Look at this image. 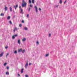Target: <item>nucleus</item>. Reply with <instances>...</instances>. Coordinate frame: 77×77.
<instances>
[{"mask_svg": "<svg viewBox=\"0 0 77 77\" xmlns=\"http://www.w3.org/2000/svg\"><path fill=\"white\" fill-rule=\"evenodd\" d=\"M3 53H2L0 54V57H2L3 56Z\"/></svg>", "mask_w": 77, "mask_h": 77, "instance_id": "obj_13", "label": "nucleus"}, {"mask_svg": "<svg viewBox=\"0 0 77 77\" xmlns=\"http://www.w3.org/2000/svg\"><path fill=\"white\" fill-rule=\"evenodd\" d=\"M21 11H20V13L21 14H23V10L22 9H20Z\"/></svg>", "mask_w": 77, "mask_h": 77, "instance_id": "obj_8", "label": "nucleus"}, {"mask_svg": "<svg viewBox=\"0 0 77 77\" xmlns=\"http://www.w3.org/2000/svg\"><path fill=\"white\" fill-rule=\"evenodd\" d=\"M12 8H11V7H10V11H11V12H12Z\"/></svg>", "mask_w": 77, "mask_h": 77, "instance_id": "obj_15", "label": "nucleus"}, {"mask_svg": "<svg viewBox=\"0 0 77 77\" xmlns=\"http://www.w3.org/2000/svg\"><path fill=\"white\" fill-rule=\"evenodd\" d=\"M19 9H21V6H19Z\"/></svg>", "mask_w": 77, "mask_h": 77, "instance_id": "obj_41", "label": "nucleus"}, {"mask_svg": "<svg viewBox=\"0 0 77 77\" xmlns=\"http://www.w3.org/2000/svg\"><path fill=\"white\" fill-rule=\"evenodd\" d=\"M59 3L60 4H62V0H60L59 1Z\"/></svg>", "mask_w": 77, "mask_h": 77, "instance_id": "obj_11", "label": "nucleus"}, {"mask_svg": "<svg viewBox=\"0 0 77 77\" xmlns=\"http://www.w3.org/2000/svg\"><path fill=\"white\" fill-rule=\"evenodd\" d=\"M15 36L14 35L13 36H12V38L13 39H15Z\"/></svg>", "mask_w": 77, "mask_h": 77, "instance_id": "obj_24", "label": "nucleus"}, {"mask_svg": "<svg viewBox=\"0 0 77 77\" xmlns=\"http://www.w3.org/2000/svg\"><path fill=\"white\" fill-rule=\"evenodd\" d=\"M11 18V17H10V16H8V18H7V19L8 20H10V19Z\"/></svg>", "mask_w": 77, "mask_h": 77, "instance_id": "obj_18", "label": "nucleus"}, {"mask_svg": "<svg viewBox=\"0 0 77 77\" xmlns=\"http://www.w3.org/2000/svg\"><path fill=\"white\" fill-rule=\"evenodd\" d=\"M35 11L37 13L38 12V8H37V7L36 6H35Z\"/></svg>", "mask_w": 77, "mask_h": 77, "instance_id": "obj_3", "label": "nucleus"}, {"mask_svg": "<svg viewBox=\"0 0 77 77\" xmlns=\"http://www.w3.org/2000/svg\"><path fill=\"white\" fill-rule=\"evenodd\" d=\"M5 14L1 13L0 15L1 16H4Z\"/></svg>", "mask_w": 77, "mask_h": 77, "instance_id": "obj_16", "label": "nucleus"}, {"mask_svg": "<svg viewBox=\"0 0 77 77\" xmlns=\"http://www.w3.org/2000/svg\"><path fill=\"white\" fill-rule=\"evenodd\" d=\"M8 55H9V54L7 53V55L6 56V57H7V56H8Z\"/></svg>", "mask_w": 77, "mask_h": 77, "instance_id": "obj_37", "label": "nucleus"}, {"mask_svg": "<svg viewBox=\"0 0 77 77\" xmlns=\"http://www.w3.org/2000/svg\"><path fill=\"white\" fill-rule=\"evenodd\" d=\"M49 37H50L51 36V34L50 33L49 34Z\"/></svg>", "mask_w": 77, "mask_h": 77, "instance_id": "obj_35", "label": "nucleus"}, {"mask_svg": "<svg viewBox=\"0 0 77 77\" xmlns=\"http://www.w3.org/2000/svg\"><path fill=\"white\" fill-rule=\"evenodd\" d=\"M31 63H29V65H31Z\"/></svg>", "mask_w": 77, "mask_h": 77, "instance_id": "obj_44", "label": "nucleus"}, {"mask_svg": "<svg viewBox=\"0 0 77 77\" xmlns=\"http://www.w3.org/2000/svg\"><path fill=\"white\" fill-rule=\"evenodd\" d=\"M24 30H27V28L26 27H25L24 28Z\"/></svg>", "mask_w": 77, "mask_h": 77, "instance_id": "obj_12", "label": "nucleus"}, {"mask_svg": "<svg viewBox=\"0 0 77 77\" xmlns=\"http://www.w3.org/2000/svg\"><path fill=\"white\" fill-rule=\"evenodd\" d=\"M38 10H39V11H41V8H39L38 9Z\"/></svg>", "mask_w": 77, "mask_h": 77, "instance_id": "obj_36", "label": "nucleus"}, {"mask_svg": "<svg viewBox=\"0 0 77 77\" xmlns=\"http://www.w3.org/2000/svg\"><path fill=\"white\" fill-rule=\"evenodd\" d=\"M56 7H57V8H58V6H59V5H56Z\"/></svg>", "mask_w": 77, "mask_h": 77, "instance_id": "obj_43", "label": "nucleus"}, {"mask_svg": "<svg viewBox=\"0 0 77 77\" xmlns=\"http://www.w3.org/2000/svg\"><path fill=\"white\" fill-rule=\"evenodd\" d=\"M22 23H24V20H22Z\"/></svg>", "mask_w": 77, "mask_h": 77, "instance_id": "obj_38", "label": "nucleus"}, {"mask_svg": "<svg viewBox=\"0 0 77 77\" xmlns=\"http://www.w3.org/2000/svg\"><path fill=\"white\" fill-rule=\"evenodd\" d=\"M29 3H30V4L31 3H32V2L31 1V0H29Z\"/></svg>", "mask_w": 77, "mask_h": 77, "instance_id": "obj_20", "label": "nucleus"}, {"mask_svg": "<svg viewBox=\"0 0 77 77\" xmlns=\"http://www.w3.org/2000/svg\"><path fill=\"white\" fill-rule=\"evenodd\" d=\"M23 71H24V69H22L21 71V73H23Z\"/></svg>", "mask_w": 77, "mask_h": 77, "instance_id": "obj_10", "label": "nucleus"}, {"mask_svg": "<svg viewBox=\"0 0 77 77\" xmlns=\"http://www.w3.org/2000/svg\"><path fill=\"white\" fill-rule=\"evenodd\" d=\"M5 11H6L7 10H8V7L5 6Z\"/></svg>", "mask_w": 77, "mask_h": 77, "instance_id": "obj_9", "label": "nucleus"}, {"mask_svg": "<svg viewBox=\"0 0 77 77\" xmlns=\"http://www.w3.org/2000/svg\"><path fill=\"white\" fill-rule=\"evenodd\" d=\"M22 8H24V6L26 8V5H27V3L25 2V1L24 0H22Z\"/></svg>", "mask_w": 77, "mask_h": 77, "instance_id": "obj_1", "label": "nucleus"}, {"mask_svg": "<svg viewBox=\"0 0 77 77\" xmlns=\"http://www.w3.org/2000/svg\"><path fill=\"white\" fill-rule=\"evenodd\" d=\"M14 32H15V29L14 30Z\"/></svg>", "mask_w": 77, "mask_h": 77, "instance_id": "obj_45", "label": "nucleus"}, {"mask_svg": "<svg viewBox=\"0 0 77 77\" xmlns=\"http://www.w3.org/2000/svg\"><path fill=\"white\" fill-rule=\"evenodd\" d=\"M36 44L37 45H39V42H38V41L37 42Z\"/></svg>", "mask_w": 77, "mask_h": 77, "instance_id": "obj_27", "label": "nucleus"}, {"mask_svg": "<svg viewBox=\"0 0 77 77\" xmlns=\"http://www.w3.org/2000/svg\"><path fill=\"white\" fill-rule=\"evenodd\" d=\"M29 6H30V8H32V7H33V5H29Z\"/></svg>", "mask_w": 77, "mask_h": 77, "instance_id": "obj_19", "label": "nucleus"}, {"mask_svg": "<svg viewBox=\"0 0 77 77\" xmlns=\"http://www.w3.org/2000/svg\"><path fill=\"white\" fill-rule=\"evenodd\" d=\"M22 51V49H18V52L19 53H20V52H21Z\"/></svg>", "mask_w": 77, "mask_h": 77, "instance_id": "obj_6", "label": "nucleus"}, {"mask_svg": "<svg viewBox=\"0 0 77 77\" xmlns=\"http://www.w3.org/2000/svg\"><path fill=\"white\" fill-rule=\"evenodd\" d=\"M25 77H29V76L28 75H25Z\"/></svg>", "mask_w": 77, "mask_h": 77, "instance_id": "obj_34", "label": "nucleus"}, {"mask_svg": "<svg viewBox=\"0 0 77 77\" xmlns=\"http://www.w3.org/2000/svg\"><path fill=\"white\" fill-rule=\"evenodd\" d=\"M18 76H19V77H20V75L19 74H18Z\"/></svg>", "mask_w": 77, "mask_h": 77, "instance_id": "obj_42", "label": "nucleus"}, {"mask_svg": "<svg viewBox=\"0 0 77 77\" xmlns=\"http://www.w3.org/2000/svg\"><path fill=\"white\" fill-rule=\"evenodd\" d=\"M18 43L19 44H21V40L20 39L18 40Z\"/></svg>", "mask_w": 77, "mask_h": 77, "instance_id": "obj_4", "label": "nucleus"}, {"mask_svg": "<svg viewBox=\"0 0 77 77\" xmlns=\"http://www.w3.org/2000/svg\"><path fill=\"white\" fill-rule=\"evenodd\" d=\"M48 56H49L48 54H47L45 55V57H48Z\"/></svg>", "mask_w": 77, "mask_h": 77, "instance_id": "obj_26", "label": "nucleus"}, {"mask_svg": "<svg viewBox=\"0 0 77 77\" xmlns=\"http://www.w3.org/2000/svg\"><path fill=\"white\" fill-rule=\"evenodd\" d=\"M6 75H9V73L8 72H6Z\"/></svg>", "mask_w": 77, "mask_h": 77, "instance_id": "obj_14", "label": "nucleus"}, {"mask_svg": "<svg viewBox=\"0 0 77 77\" xmlns=\"http://www.w3.org/2000/svg\"><path fill=\"white\" fill-rule=\"evenodd\" d=\"M6 65H7V63H5L4 64V66H6Z\"/></svg>", "mask_w": 77, "mask_h": 77, "instance_id": "obj_25", "label": "nucleus"}, {"mask_svg": "<svg viewBox=\"0 0 77 77\" xmlns=\"http://www.w3.org/2000/svg\"><path fill=\"white\" fill-rule=\"evenodd\" d=\"M29 14H27V16H26V17L28 18H29Z\"/></svg>", "mask_w": 77, "mask_h": 77, "instance_id": "obj_17", "label": "nucleus"}, {"mask_svg": "<svg viewBox=\"0 0 77 77\" xmlns=\"http://www.w3.org/2000/svg\"><path fill=\"white\" fill-rule=\"evenodd\" d=\"M19 26H20V27H21V26H22V25H21V24H20L19 25Z\"/></svg>", "mask_w": 77, "mask_h": 77, "instance_id": "obj_33", "label": "nucleus"}, {"mask_svg": "<svg viewBox=\"0 0 77 77\" xmlns=\"http://www.w3.org/2000/svg\"><path fill=\"white\" fill-rule=\"evenodd\" d=\"M32 3L33 4H34L35 2V0H32Z\"/></svg>", "mask_w": 77, "mask_h": 77, "instance_id": "obj_21", "label": "nucleus"}, {"mask_svg": "<svg viewBox=\"0 0 77 77\" xmlns=\"http://www.w3.org/2000/svg\"><path fill=\"white\" fill-rule=\"evenodd\" d=\"M9 23H10V24H12V22H11V21H10Z\"/></svg>", "mask_w": 77, "mask_h": 77, "instance_id": "obj_30", "label": "nucleus"}, {"mask_svg": "<svg viewBox=\"0 0 77 77\" xmlns=\"http://www.w3.org/2000/svg\"><path fill=\"white\" fill-rule=\"evenodd\" d=\"M14 36H17V34L15 35Z\"/></svg>", "mask_w": 77, "mask_h": 77, "instance_id": "obj_40", "label": "nucleus"}, {"mask_svg": "<svg viewBox=\"0 0 77 77\" xmlns=\"http://www.w3.org/2000/svg\"><path fill=\"white\" fill-rule=\"evenodd\" d=\"M26 40V38H24L22 39V41H23V42H25Z\"/></svg>", "mask_w": 77, "mask_h": 77, "instance_id": "obj_5", "label": "nucleus"}, {"mask_svg": "<svg viewBox=\"0 0 77 77\" xmlns=\"http://www.w3.org/2000/svg\"><path fill=\"white\" fill-rule=\"evenodd\" d=\"M28 62H26V64L25 65V68H26V69H27V67H28Z\"/></svg>", "mask_w": 77, "mask_h": 77, "instance_id": "obj_2", "label": "nucleus"}, {"mask_svg": "<svg viewBox=\"0 0 77 77\" xmlns=\"http://www.w3.org/2000/svg\"><path fill=\"white\" fill-rule=\"evenodd\" d=\"M30 8H29V9H28V11H29V12H30Z\"/></svg>", "mask_w": 77, "mask_h": 77, "instance_id": "obj_29", "label": "nucleus"}, {"mask_svg": "<svg viewBox=\"0 0 77 77\" xmlns=\"http://www.w3.org/2000/svg\"><path fill=\"white\" fill-rule=\"evenodd\" d=\"M15 30L16 31H17V28L16 27H15Z\"/></svg>", "mask_w": 77, "mask_h": 77, "instance_id": "obj_31", "label": "nucleus"}, {"mask_svg": "<svg viewBox=\"0 0 77 77\" xmlns=\"http://www.w3.org/2000/svg\"><path fill=\"white\" fill-rule=\"evenodd\" d=\"M22 52L23 53H24V52H25V50H22Z\"/></svg>", "mask_w": 77, "mask_h": 77, "instance_id": "obj_22", "label": "nucleus"}, {"mask_svg": "<svg viewBox=\"0 0 77 77\" xmlns=\"http://www.w3.org/2000/svg\"><path fill=\"white\" fill-rule=\"evenodd\" d=\"M66 2V1H65V2H64V4H65Z\"/></svg>", "mask_w": 77, "mask_h": 77, "instance_id": "obj_39", "label": "nucleus"}, {"mask_svg": "<svg viewBox=\"0 0 77 77\" xmlns=\"http://www.w3.org/2000/svg\"><path fill=\"white\" fill-rule=\"evenodd\" d=\"M14 7L15 10H16L17 8H18V5H16V6H14Z\"/></svg>", "mask_w": 77, "mask_h": 77, "instance_id": "obj_7", "label": "nucleus"}, {"mask_svg": "<svg viewBox=\"0 0 77 77\" xmlns=\"http://www.w3.org/2000/svg\"><path fill=\"white\" fill-rule=\"evenodd\" d=\"M6 68L7 69H9V66H7Z\"/></svg>", "mask_w": 77, "mask_h": 77, "instance_id": "obj_28", "label": "nucleus"}, {"mask_svg": "<svg viewBox=\"0 0 77 77\" xmlns=\"http://www.w3.org/2000/svg\"><path fill=\"white\" fill-rule=\"evenodd\" d=\"M5 48L6 49H7L8 48V46H6L5 47Z\"/></svg>", "mask_w": 77, "mask_h": 77, "instance_id": "obj_32", "label": "nucleus"}, {"mask_svg": "<svg viewBox=\"0 0 77 77\" xmlns=\"http://www.w3.org/2000/svg\"><path fill=\"white\" fill-rule=\"evenodd\" d=\"M14 53L17 54V51H15L14 52Z\"/></svg>", "mask_w": 77, "mask_h": 77, "instance_id": "obj_23", "label": "nucleus"}]
</instances>
